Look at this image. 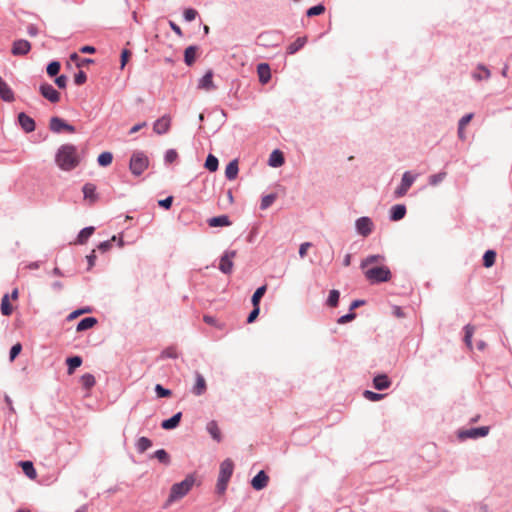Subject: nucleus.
Wrapping results in <instances>:
<instances>
[{
  "mask_svg": "<svg viewBox=\"0 0 512 512\" xmlns=\"http://www.w3.org/2000/svg\"><path fill=\"white\" fill-rule=\"evenodd\" d=\"M55 163L63 171H72L80 163L76 146L72 144L61 145L55 154Z\"/></svg>",
  "mask_w": 512,
  "mask_h": 512,
  "instance_id": "nucleus-1",
  "label": "nucleus"
},
{
  "mask_svg": "<svg viewBox=\"0 0 512 512\" xmlns=\"http://www.w3.org/2000/svg\"><path fill=\"white\" fill-rule=\"evenodd\" d=\"M233 471L234 463L231 459L227 458L220 464V470L216 484V491L218 494H223L226 491Z\"/></svg>",
  "mask_w": 512,
  "mask_h": 512,
  "instance_id": "nucleus-2",
  "label": "nucleus"
},
{
  "mask_svg": "<svg viewBox=\"0 0 512 512\" xmlns=\"http://www.w3.org/2000/svg\"><path fill=\"white\" fill-rule=\"evenodd\" d=\"M149 166V159L143 151H135L129 161V169L134 176H140Z\"/></svg>",
  "mask_w": 512,
  "mask_h": 512,
  "instance_id": "nucleus-3",
  "label": "nucleus"
},
{
  "mask_svg": "<svg viewBox=\"0 0 512 512\" xmlns=\"http://www.w3.org/2000/svg\"><path fill=\"white\" fill-rule=\"evenodd\" d=\"M193 484L192 476H187L183 481L173 484L168 498L169 502L183 498L191 490Z\"/></svg>",
  "mask_w": 512,
  "mask_h": 512,
  "instance_id": "nucleus-4",
  "label": "nucleus"
},
{
  "mask_svg": "<svg viewBox=\"0 0 512 512\" xmlns=\"http://www.w3.org/2000/svg\"><path fill=\"white\" fill-rule=\"evenodd\" d=\"M364 274L366 279L372 284L387 282L391 279V271L386 266L367 269Z\"/></svg>",
  "mask_w": 512,
  "mask_h": 512,
  "instance_id": "nucleus-5",
  "label": "nucleus"
},
{
  "mask_svg": "<svg viewBox=\"0 0 512 512\" xmlns=\"http://www.w3.org/2000/svg\"><path fill=\"white\" fill-rule=\"evenodd\" d=\"M418 177L417 173L406 171L403 173L399 186L394 191L395 198L405 196Z\"/></svg>",
  "mask_w": 512,
  "mask_h": 512,
  "instance_id": "nucleus-6",
  "label": "nucleus"
},
{
  "mask_svg": "<svg viewBox=\"0 0 512 512\" xmlns=\"http://www.w3.org/2000/svg\"><path fill=\"white\" fill-rule=\"evenodd\" d=\"M49 129L53 133L57 134L63 131H66L68 133H74L76 131L73 125L67 123L65 120L57 116L51 117L49 121Z\"/></svg>",
  "mask_w": 512,
  "mask_h": 512,
  "instance_id": "nucleus-7",
  "label": "nucleus"
},
{
  "mask_svg": "<svg viewBox=\"0 0 512 512\" xmlns=\"http://www.w3.org/2000/svg\"><path fill=\"white\" fill-rule=\"evenodd\" d=\"M235 256V250H227L221 256L218 268L223 274L228 275L232 273L234 266L233 259L235 258Z\"/></svg>",
  "mask_w": 512,
  "mask_h": 512,
  "instance_id": "nucleus-8",
  "label": "nucleus"
},
{
  "mask_svg": "<svg viewBox=\"0 0 512 512\" xmlns=\"http://www.w3.org/2000/svg\"><path fill=\"white\" fill-rule=\"evenodd\" d=\"M490 427L489 426H481L476 428H470L464 431H460L458 437L460 439H477L481 437H486L489 434Z\"/></svg>",
  "mask_w": 512,
  "mask_h": 512,
  "instance_id": "nucleus-9",
  "label": "nucleus"
},
{
  "mask_svg": "<svg viewBox=\"0 0 512 512\" xmlns=\"http://www.w3.org/2000/svg\"><path fill=\"white\" fill-rule=\"evenodd\" d=\"M373 226L372 220L366 216L358 218L355 222L357 232L363 237H367L372 233Z\"/></svg>",
  "mask_w": 512,
  "mask_h": 512,
  "instance_id": "nucleus-10",
  "label": "nucleus"
},
{
  "mask_svg": "<svg viewBox=\"0 0 512 512\" xmlns=\"http://www.w3.org/2000/svg\"><path fill=\"white\" fill-rule=\"evenodd\" d=\"M39 91L51 103H57L60 100V93L49 83H42L39 86Z\"/></svg>",
  "mask_w": 512,
  "mask_h": 512,
  "instance_id": "nucleus-11",
  "label": "nucleus"
},
{
  "mask_svg": "<svg viewBox=\"0 0 512 512\" xmlns=\"http://www.w3.org/2000/svg\"><path fill=\"white\" fill-rule=\"evenodd\" d=\"M170 127L171 117L169 115H164L153 123V131L157 135L166 134L170 130Z\"/></svg>",
  "mask_w": 512,
  "mask_h": 512,
  "instance_id": "nucleus-12",
  "label": "nucleus"
},
{
  "mask_svg": "<svg viewBox=\"0 0 512 512\" xmlns=\"http://www.w3.org/2000/svg\"><path fill=\"white\" fill-rule=\"evenodd\" d=\"M30 49L31 44L29 41L25 39H19L14 41L11 52L15 56H23L26 55Z\"/></svg>",
  "mask_w": 512,
  "mask_h": 512,
  "instance_id": "nucleus-13",
  "label": "nucleus"
},
{
  "mask_svg": "<svg viewBox=\"0 0 512 512\" xmlns=\"http://www.w3.org/2000/svg\"><path fill=\"white\" fill-rule=\"evenodd\" d=\"M18 122L23 131L26 133H31L35 130V121L24 112L18 114Z\"/></svg>",
  "mask_w": 512,
  "mask_h": 512,
  "instance_id": "nucleus-14",
  "label": "nucleus"
},
{
  "mask_svg": "<svg viewBox=\"0 0 512 512\" xmlns=\"http://www.w3.org/2000/svg\"><path fill=\"white\" fill-rule=\"evenodd\" d=\"M207 386L203 375L199 372H195V384L192 388V393L196 396H201L206 392Z\"/></svg>",
  "mask_w": 512,
  "mask_h": 512,
  "instance_id": "nucleus-15",
  "label": "nucleus"
},
{
  "mask_svg": "<svg viewBox=\"0 0 512 512\" xmlns=\"http://www.w3.org/2000/svg\"><path fill=\"white\" fill-rule=\"evenodd\" d=\"M268 481V475L263 470H261L253 477L251 485L255 490H262L267 486Z\"/></svg>",
  "mask_w": 512,
  "mask_h": 512,
  "instance_id": "nucleus-16",
  "label": "nucleus"
},
{
  "mask_svg": "<svg viewBox=\"0 0 512 512\" xmlns=\"http://www.w3.org/2000/svg\"><path fill=\"white\" fill-rule=\"evenodd\" d=\"M84 200L89 201L90 204L95 203L98 199V194L96 192V186L93 183H86L82 188Z\"/></svg>",
  "mask_w": 512,
  "mask_h": 512,
  "instance_id": "nucleus-17",
  "label": "nucleus"
},
{
  "mask_svg": "<svg viewBox=\"0 0 512 512\" xmlns=\"http://www.w3.org/2000/svg\"><path fill=\"white\" fill-rule=\"evenodd\" d=\"M0 98L5 102H13L15 95L11 87L0 77Z\"/></svg>",
  "mask_w": 512,
  "mask_h": 512,
  "instance_id": "nucleus-18",
  "label": "nucleus"
},
{
  "mask_svg": "<svg viewBox=\"0 0 512 512\" xmlns=\"http://www.w3.org/2000/svg\"><path fill=\"white\" fill-rule=\"evenodd\" d=\"M257 74L259 77V82L261 84H267L271 79V69L269 64L260 63L257 66Z\"/></svg>",
  "mask_w": 512,
  "mask_h": 512,
  "instance_id": "nucleus-19",
  "label": "nucleus"
},
{
  "mask_svg": "<svg viewBox=\"0 0 512 512\" xmlns=\"http://www.w3.org/2000/svg\"><path fill=\"white\" fill-rule=\"evenodd\" d=\"M198 88L207 91L215 89V85L213 83V72L211 70H208L199 80Z\"/></svg>",
  "mask_w": 512,
  "mask_h": 512,
  "instance_id": "nucleus-20",
  "label": "nucleus"
},
{
  "mask_svg": "<svg viewBox=\"0 0 512 512\" xmlns=\"http://www.w3.org/2000/svg\"><path fill=\"white\" fill-rule=\"evenodd\" d=\"M406 206L403 204H396L391 207L389 218L392 221H399L406 215Z\"/></svg>",
  "mask_w": 512,
  "mask_h": 512,
  "instance_id": "nucleus-21",
  "label": "nucleus"
},
{
  "mask_svg": "<svg viewBox=\"0 0 512 512\" xmlns=\"http://www.w3.org/2000/svg\"><path fill=\"white\" fill-rule=\"evenodd\" d=\"M373 386L377 390H385L391 386V381L386 374H379L374 377Z\"/></svg>",
  "mask_w": 512,
  "mask_h": 512,
  "instance_id": "nucleus-22",
  "label": "nucleus"
},
{
  "mask_svg": "<svg viewBox=\"0 0 512 512\" xmlns=\"http://www.w3.org/2000/svg\"><path fill=\"white\" fill-rule=\"evenodd\" d=\"M181 417H182V413L181 412H177L176 414H174L169 419L164 420L161 423V427L163 429H165V430H172V429L176 428L179 425Z\"/></svg>",
  "mask_w": 512,
  "mask_h": 512,
  "instance_id": "nucleus-23",
  "label": "nucleus"
},
{
  "mask_svg": "<svg viewBox=\"0 0 512 512\" xmlns=\"http://www.w3.org/2000/svg\"><path fill=\"white\" fill-rule=\"evenodd\" d=\"M210 227H225L231 224V221L227 215H220L212 217L208 220Z\"/></svg>",
  "mask_w": 512,
  "mask_h": 512,
  "instance_id": "nucleus-24",
  "label": "nucleus"
},
{
  "mask_svg": "<svg viewBox=\"0 0 512 512\" xmlns=\"http://www.w3.org/2000/svg\"><path fill=\"white\" fill-rule=\"evenodd\" d=\"M239 172L238 161L236 159L230 161L225 169V176L228 180L236 179Z\"/></svg>",
  "mask_w": 512,
  "mask_h": 512,
  "instance_id": "nucleus-25",
  "label": "nucleus"
},
{
  "mask_svg": "<svg viewBox=\"0 0 512 512\" xmlns=\"http://www.w3.org/2000/svg\"><path fill=\"white\" fill-rule=\"evenodd\" d=\"M268 163L271 167L275 168L281 166L284 163L282 152L277 149L274 150L269 156Z\"/></svg>",
  "mask_w": 512,
  "mask_h": 512,
  "instance_id": "nucleus-26",
  "label": "nucleus"
},
{
  "mask_svg": "<svg viewBox=\"0 0 512 512\" xmlns=\"http://www.w3.org/2000/svg\"><path fill=\"white\" fill-rule=\"evenodd\" d=\"M206 429L214 440L217 442L221 441V433L216 421L212 420L208 422Z\"/></svg>",
  "mask_w": 512,
  "mask_h": 512,
  "instance_id": "nucleus-27",
  "label": "nucleus"
},
{
  "mask_svg": "<svg viewBox=\"0 0 512 512\" xmlns=\"http://www.w3.org/2000/svg\"><path fill=\"white\" fill-rule=\"evenodd\" d=\"M306 44L305 37H298L294 42L288 45L287 53L292 55L298 52Z\"/></svg>",
  "mask_w": 512,
  "mask_h": 512,
  "instance_id": "nucleus-28",
  "label": "nucleus"
},
{
  "mask_svg": "<svg viewBox=\"0 0 512 512\" xmlns=\"http://www.w3.org/2000/svg\"><path fill=\"white\" fill-rule=\"evenodd\" d=\"M490 75H491L490 70L487 67H485L483 65H479L477 67V71L472 74V77H473V79H475L477 81H481L484 79L485 80L489 79Z\"/></svg>",
  "mask_w": 512,
  "mask_h": 512,
  "instance_id": "nucleus-29",
  "label": "nucleus"
},
{
  "mask_svg": "<svg viewBox=\"0 0 512 512\" xmlns=\"http://www.w3.org/2000/svg\"><path fill=\"white\" fill-rule=\"evenodd\" d=\"M97 323L94 317H86L80 320L77 324V331H85L92 328Z\"/></svg>",
  "mask_w": 512,
  "mask_h": 512,
  "instance_id": "nucleus-30",
  "label": "nucleus"
},
{
  "mask_svg": "<svg viewBox=\"0 0 512 512\" xmlns=\"http://www.w3.org/2000/svg\"><path fill=\"white\" fill-rule=\"evenodd\" d=\"M66 364L68 374H72L76 368L81 366L82 358L80 356L69 357L66 359Z\"/></svg>",
  "mask_w": 512,
  "mask_h": 512,
  "instance_id": "nucleus-31",
  "label": "nucleus"
},
{
  "mask_svg": "<svg viewBox=\"0 0 512 512\" xmlns=\"http://www.w3.org/2000/svg\"><path fill=\"white\" fill-rule=\"evenodd\" d=\"M196 51H197V47L196 46H188L186 49H185V52H184V61L185 63L188 65V66H191L194 61H195V57H196Z\"/></svg>",
  "mask_w": 512,
  "mask_h": 512,
  "instance_id": "nucleus-32",
  "label": "nucleus"
},
{
  "mask_svg": "<svg viewBox=\"0 0 512 512\" xmlns=\"http://www.w3.org/2000/svg\"><path fill=\"white\" fill-rule=\"evenodd\" d=\"M136 449L139 453H144L152 446V441L147 437H140L136 442Z\"/></svg>",
  "mask_w": 512,
  "mask_h": 512,
  "instance_id": "nucleus-33",
  "label": "nucleus"
},
{
  "mask_svg": "<svg viewBox=\"0 0 512 512\" xmlns=\"http://www.w3.org/2000/svg\"><path fill=\"white\" fill-rule=\"evenodd\" d=\"M266 290H267L266 285H262L256 289V291L254 292V294L252 295V298H251V302H252L253 306L260 307L259 306L260 300L263 297V295L265 294Z\"/></svg>",
  "mask_w": 512,
  "mask_h": 512,
  "instance_id": "nucleus-34",
  "label": "nucleus"
},
{
  "mask_svg": "<svg viewBox=\"0 0 512 512\" xmlns=\"http://www.w3.org/2000/svg\"><path fill=\"white\" fill-rule=\"evenodd\" d=\"M496 260V252L494 250H487L483 255V265L489 268L494 265Z\"/></svg>",
  "mask_w": 512,
  "mask_h": 512,
  "instance_id": "nucleus-35",
  "label": "nucleus"
},
{
  "mask_svg": "<svg viewBox=\"0 0 512 512\" xmlns=\"http://www.w3.org/2000/svg\"><path fill=\"white\" fill-rule=\"evenodd\" d=\"M93 232H94V227H92V226L83 228L78 234V237H77L78 243L84 244L88 240V238L93 234Z\"/></svg>",
  "mask_w": 512,
  "mask_h": 512,
  "instance_id": "nucleus-36",
  "label": "nucleus"
},
{
  "mask_svg": "<svg viewBox=\"0 0 512 512\" xmlns=\"http://www.w3.org/2000/svg\"><path fill=\"white\" fill-rule=\"evenodd\" d=\"M474 330H475V328L471 324H467L464 327V331H465L464 342H465V344L467 345V347L469 349H472V337H473V334H474Z\"/></svg>",
  "mask_w": 512,
  "mask_h": 512,
  "instance_id": "nucleus-37",
  "label": "nucleus"
},
{
  "mask_svg": "<svg viewBox=\"0 0 512 512\" xmlns=\"http://www.w3.org/2000/svg\"><path fill=\"white\" fill-rule=\"evenodd\" d=\"M96 383V380H95V377L94 375L90 374V373H85L81 376V384L82 386L89 390L91 389Z\"/></svg>",
  "mask_w": 512,
  "mask_h": 512,
  "instance_id": "nucleus-38",
  "label": "nucleus"
},
{
  "mask_svg": "<svg viewBox=\"0 0 512 512\" xmlns=\"http://www.w3.org/2000/svg\"><path fill=\"white\" fill-rule=\"evenodd\" d=\"M21 466L25 475L28 476L30 479H34L36 477V470L32 462L23 461L21 462Z\"/></svg>",
  "mask_w": 512,
  "mask_h": 512,
  "instance_id": "nucleus-39",
  "label": "nucleus"
},
{
  "mask_svg": "<svg viewBox=\"0 0 512 512\" xmlns=\"http://www.w3.org/2000/svg\"><path fill=\"white\" fill-rule=\"evenodd\" d=\"M113 155L111 152L105 151L102 152L97 159V162L100 166L106 167L112 163Z\"/></svg>",
  "mask_w": 512,
  "mask_h": 512,
  "instance_id": "nucleus-40",
  "label": "nucleus"
},
{
  "mask_svg": "<svg viewBox=\"0 0 512 512\" xmlns=\"http://www.w3.org/2000/svg\"><path fill=\"white\" fill-rule=\"evenodd\" d=\"M218 165H219V162H218L217 157H215L212 154H209L207 156L205 164H204L205 168L211 172H215L218 169Z\"/></svg>",
  "mask_w": 512,
  "mask_h": 512,
  "instance_id": "nucleus-41",
  "label": "nucleus"
},
{
  "mask_svg": "<svg viewBox=\"0 0 512 512\" xmlns=\"http://www.w3.org/2000/svg\"><path fill=\"white\" fill-rule=\"evenodd\" d=\"M12 311H13V309L9 302V295L5 294L1 300V313L4 316H9L12 314Z\"/></svg>",
  "mask_w": 512,
  "mask_h": 512,
  "instance_id": "nucleus-42",
  "label": "nucleus"
},
{
  "mask_svg": "<svg viewBox=\"0 0 512 512\" xmlns=\"http://www.w3.org/2000/svg\"><path fill=\"white\" fill-rule=\"evenodd\" d=\"M383 260H384V256L383 255H380V254L369 255L365 259L362 260L360 266H361V268H365V267H367L368 265H370L372 263L380 262V261H383Z\"/></svg>",
  "mask_w": 512,
  "mask_h": 512,
  "instance_id": "nucleus-43",
  "label": "nucleus"
},
{
  "mask_svg": "<svg viewBox=\"0 0 512 512\" xmlns=\"http://www.w3.org/2000/svg\"><path fill=\"white\" fill-rule=\"evenodd\" d=\"M340 293L336 289H332L329 292V296L327 298V305L330 307H336L339 302Z\"/></svg>",
  "mask_w": 512,
  "mask_h": 512,
  "instance_id": "nucleus-44",
  "label": "nucleus"
},
{
  "mask_svg": "<svg viewBox=\"0 0 512 512\" xmlns=\"http://www.w3.org/2000/svg\"><path fill=\"white\" fill-rule=\"evenodd\" d=\"M153 457L159 460L161 463L169 464V454L164 449H158L154 452Z\"/></svg>",
  "mask_w": 512,
  "mask_h": 512,
  "instance_id": "nucleus-45",
  "label": "nucleus"
},
{
  "mask_svg": "<svg viewBox=\"0 0 512 512\" xmlns=\"http://www.w3.org/2000/svg\"><path fill=\"white\" fill-rule=\"evenodd\" d=\"M275 199H276L275 194H268V195L263 196L261 199L260 208L262 210H266L267 208H269L272 205V203L275 201Z\"/></svg>",
  "mask_w": 512,
  "mask_h": 512,
  "instance_id": "nucleus-46",
  "label": "nucleus"
},
{
  "mask_svg": "<svg viewBox=\"0 0 512 512\" xmlns=\"http://www.w3.org/2000/svg\"><path fill=\"white\" fill-rule=\"evenodd\" d=\"M446 177V172L441 171L439 173L429 176L428 182L431 186H436L442 182Z\"/></svg>",
  "mask_w": 512,
  "mask_h": 512,
  "instance_id": "nucleus-47",
  "label": "nucleus"
},
{
  "mask_svg": "<svg viewBox=\"0 0 512 512\" xmlns=\"http://www.w3.org/2000/svg\"><path fill=\"white\" fill-rule=\"evenodd\" d=\"M60 67H61L60 62H58V61H51L47 65V69H46L47 74L49 76H51V77L56 76L59 73V71H60Z\"/></svg>",
  "mask_w": 512,
  "mask_h": 512,
  "instance_id": "nucleus-48",
  "label": "nucleus"
},
{
  "mask_svg": "<svg viewBox=\"0 0 512 512\" xmlns=\"http://www.w3.org/2000/svg\"><path fill=\"white\" fill-rule=\"evenodd\" d=\"M363 396L365 399L372 402H377L384 398V394L376 393L370 390H365L363 392Z\"/></svg>",
  "mask_w": 512,
  "mask_h": 512,
  "instance_id": "nucleus-49",
  "label": "nucleus"
},
{
  "mask_svg": "<svg viewBox=\"0 0 512 512\" xmlns=\"http://www.w3.org/2000/svg\"><path fill=\"white\" fill-rule=\"evenodd\" d=\"M324 12H325V6L323 4H318L316 6L309 8L306 12V15L308 17H313V16L321 15Z\"/></svg>",
  "mask_w": 512,
  "mask_h": 512,
  "instance_id": "nucleus-50",
  "label": "nucleus"
},
{
  "mask_svg": "<svg viewBox=\"0 0 512 512\" xmlns=\"http://www.w3.org/2000/svg\"><path fill=\"white\" fill-rule=\"evenodd\" d=\"M197 11L193 8H187L183 12L184 20L187 22L194 21L197 17Z\"/></svg>",
  "mask_w": 512,
  "mask_h": 512,
  "instance_id": "nucleus-51",
  "label": "nucleus"
},
{
  "mask_svg": "<svg viewBox=\"0 0 512 512\" xmlns=\"http://www.w3.org/2000/svg\"><path fill=\"white\" fill-rule=\"evenodd\" d=\"M178 157V154H177V151L175 149H168L166 152H165V155H164V161L165 163H172L174 162Z\"/></svg>",
  "mask_w": 512,
  "mask_h": 512,
  "instance_id": "nucleus-52",
  "label": "nucleus"
},
{
  "mask_svg": "<svg viewBox=\"0 0 512 512\" xmlns=\"http://www.w3.org/2000/svg\"><path fill=\"white\" fill-rule=\"evenodd\" d=\"M155 392L159 398L168 397L171 395V390L164 388L162 385L157 384L155 386Z\"/></svg>",
  "mask_w": 512,
  "mask_h": 512,
  "instance_id": "nucleus-53",
  "label": "nucleus"
},
{
  "mask_svg": "<svg viewBox=\"0 0 512 512\" xmlns=\"http://www.w3.org/2000/svg\"><path fill=\"white\" fill-rule=\"evenodd\" d=\"M115 239H116V236H113L111 240H106V241L101 242L97 246L98 250L101 251L102 253L109 251L112 247V241H114Z\"/></svg>",
  "mask_w": 512,
  "mask_h": 512,
  "instance_id": "nucleus-54",
  "label": "nucleus"
},
{
  "mask_svg": "<svg viewBox=\"0 0 512 512\" xmlns=\"http://www.w3.org/2000/svg\"><path fill=\"white\" fill-rule=\"evenodd\" d=\"M87 75L84 71L79 70L74 76V82L76 85H82L86 82Z\"/></svg>",
  "mask_w": 512,
  "mask_h": 512,
  "instance_id": "nucleus-55",
  "label": "nucleus"
},
{
  "mask_svg": "<svg viewBox=\"0 0 512 512\" xmlns=\"http://www.w3.org/2000/svg\"><path fill=\"white\" fill-rule=\"evenodd\" d=\"M355 317H356V314L354 312L350 311L349 313L342 315L340 318H338L337 323L345 324V323H348V322L352 321L353 319H355Z\"/></svg>",
  "mask_w": 512,
  "mask_h": 512,
  "instance_id": "nucleus-56",
  "label": "nucleus"
},
{
  "mask_svg": "<svg viewBox=\"0 0 512 512\" xmlns=\"http://www.w3.org/2000/svg\"><path fill=\"white\" fill-rule=\"evenodd\" d=\"M21 349H22V346L20 343H17L11 347L10 353H9V357H10L11 361H13L19 355V353L21 352Z\"/></svg>",
  "mask_w": 512,
  "mask_h": 512,
  "instance_id": "nucleus-57",
  "label": "nucleus"
},
{
  "mask_svg": "<svg viewBox=\"0 0 512 512\" xmlns=\"http://www.w3.org/2000/svg\"><path fill=\"white\" fill-rule=\"evenodd\" d=\"M260 313V307L253 306V310L250 312V314L247 317V323H252L255 321V319L258 317Z\"/></svg>",
  "mask_w": 512,
  "mask_h": 512,
  "instance_id": "nucleus-58",
  "label": "nucleus"
},
{
  "mask_svg": "<svg viewBox=\"0 0 512 512\" xmlns=\"http://www.w3.org/2000/svg\"><path fill=\"white\" fill-rule=\"evenodd\" d=\"M173 202V197L168 196L165 199L159 200L158 205L164 209H170Z\"/></svg>",
  "mask_w": 512,
  "mask_h": 512,
  "instance_id": "nucleus-59",
  "label": "nucleus"
},
{
  "mask_svg": "<svg viewBox=\"0 0 512 512\" xmlns=\"http://www.w3.org/2000/svg\"><path fill=\"white\" fill-rule=\"evenodd\" d=\"M67 77L65 75H60L58 77H56L55 79V84L60 88V89H64L67 85Z\"/></svg>",
  "mask_w": 512,
  "mask_h": 512,
  "instance_id": "nucleus-60",
  "label": "nucleus"
},
{
  "mask_svg": "<svg viewBox=\"0 0 512 512\" xmlns=\"http://www.w3.org/2000/svg\"><path fill=\"white\" fill-rule=\"evenodd\" d=\"M473 116H474L473 113H468V114L464 115L463 117L460 118V120L458 122V126L465 128V126L471 121Z\"/></svg>",
  "mask_w": 512,
  "mask_h": 512,
  "instance_id": "nucleus-61",
  "label": "nucleus"
},
{
  "mask_svg": "<svg viewBox=\"0 0 512 512\" xmlns=\"http://www.w3.org/2000/svg\"><path fill=\"white\" fill-rule=\"evenodd\" d=\"M90 308H83V309H78V310H75L73 311L69 316H68V319L71 320V319H74L78 316H80L81 314H84V313H88L90 312Z\"/></svg>",
  "mask_w": 512,
  "mask_h": 512,
  "instance_id": "nucleus-62",
  "label": "nucleus"
},
{
  "mask_svg": "<svg viewBox=\"0 0 512 512\" xmlns=\"http://www.w3.org/2000/svg\"><path fill=\"white\" fill-rule=\"evenodd\" d=\"M311 246L310 242H304L299 247V255L301 258L305 257L307 254L308 248Z\"/></svg>",
  "mask_w": 512,
  "mask_h": 512,
  "instance_id": "nucleus-63",
  "label": "nucleus"
},
{
  "mask_svg": "<svg viewBox=\"0 0 512 512\" xmlns=\"http://www.w3.org/2000/svg\"><path fill=\"white\" fill-rule=\"evenodd\" d=\"M162 356L166 358H176L177 353L174 348H167L162 352Z\"/></svg>",
  "mask_w": 512,
  "mask_h": 512,
  "instance_id": "nucleus-64",
  "label": "nucleus"
}]
</instances>
